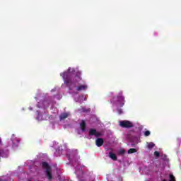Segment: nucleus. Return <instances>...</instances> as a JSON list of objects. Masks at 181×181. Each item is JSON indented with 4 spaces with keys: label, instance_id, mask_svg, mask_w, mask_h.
Wrapping results in <instances>:
<instances>
[{
    "label": "nucleus",
    "instance_id": "1",
    "mask_svg": "<svg viewBox=\"0 0 181 181\" xmlns=\"http://www.w3.org/2000/svg\"><path fill=\"white\" fill-rule=\"evenodd\" d=\"M74 68H69L67 72H63L60 74V76L63 78L64 83L66 85L67 87H69V90H73V86L74 82L71 81V74H74Z\"/></svg>",
    "mask_w": 181,
    "mask_h": 181
},
{
    "label": "nucleus",
    "instance_id": "2",
    "mask_svg": "<svg viewBox=\"0 0 181 181\" xmlns=\"http://www.w3.org/2000/svg\"><path fill=\"white\" fill-rule=\"evenodd\" d=\"M112 103L117 107L125 105V98L122 95V92H120L117 97H114Z\"/></svg>",
    "mask_w": 181,
    "mask_h": 181
},
{
    "label": "nucleus",
    "instance_id": "3",
    "mask_svg": "<svg viewBox=\"0 0 181 181\" xmlns=\"http://www.w3.org/2000/svg\"><path fill=\"white\" fill-rule=\"evenodd\" d=\"M119 125L122 127V128H132L134 127V123L129 120H122L120 121Z\"/></svg>",
    "mask_w": 181,
    "mask_h": 181
},
{
    "label": "nucleus",
    "instance_id": "4",
    "mask_svg": "<svg viewBox=\"0 0 181 181\" xmlns=\"http://www.w3.org/2000/svg\"><path fill=\"white\" fill-rule=\"evenodd\" d=\"M89 136L100 138V136H101V133H100V132H97V129H89Z\"/></svg>",
    "mask_w": 181,
    "mask_h": 181
},
{
    "label": "nucleus",
    "instance_id": "5",
    "mask_svg": "<svg viewBox=\"0 0 181 181\" xmlns=\"http://www.w3.org/2000/svg\"><path fill=\"white\" fill-rule=\"evenodd\" d=\"M81 71H77L74 78V83H80L81 81Z\"/></svg>",
    "mask_w": 181,
    "mask_h": 181
},
{
    "label": "nucleus",
    "instance_id": "6",
    "mask_svg": "<svg viewBox=\"0 0 181 181\" xmlns=\"http://www.w3.org/2000/svg\"><path fill=\"white\" fill-rule=\"evenodd\" d=\"M95 144L98 148H100V146H103L104 145V139L103 138H98L95 140Z\"/></svg>",
    "mask_w": 181,
    "mask_h": 181
},
{
    "label": "nucleus",
    "instance_id": "7",
    "mask_svg": "<svg viewBox=\"0 0 181 181\" xmlns=\"http://www.w3.org/2000/svg\"><path fill=\"white\" fill-rule=\"evenodd\" d=\"M51 168H47L45 172H46V176L48 179V180H52L53 179V175H52V172H50Z\"/></svg>",
    "mask_w": 181,
    "mask_h": 181
},
{
    "label": "nucleus",
    "instance_id": "8",
    "mask_svg": "<svg viewBox=\"0 0 181 181\" xmlns=\"http://www.w3.org/2000/svg\"><path fill=\"white\" fill-rule=\"evenodd\" d=\"M86 127H87V124H86V121L82 120L80 124V127H81L82 132H84L86 131Z\"/></svg>",
    "mask_w": 181,
    "mask_h": 181
},
{
    "label": "nucleus",
    "instance_id": "9",
    "mask_svg": "<svg viewBox=\"0 0 181 181\" xmlns=\"http://www.w3.org/2000/svg\"><path fill=\"white\" fill-rule=\"evenodd\" d=\"M87 88H88L87 85H79L76 88V90L77 91H83V90H87Z\"/></svg>",
    "mask_w": 181,
    "mask_h": 181
},
{
    "label": "nucleus",
    "instance_id": "10",
    "mask_svg": "<svg viewBox=\"0 0 181 181\" xmlns=\"http://www.w3.org/2000/svg\"><path fill=\"white\" fill-rule=\"evenodd\" d=\"M109 157L110 159H112V160H117V155L112 152L109 153Z\"/></svg>",
    "mask_w": 181,
    "mask_h": 181
},
{
    "label": "nucleus",
    "instance_id": "11",
    "mask_svg": "<svg viewBox=\"0 0 181 181\" xmlns=\"http://www.w3.org/2000/svg\"><path fill=\"white\" fill-rule=\"evenodd\" d=\"M67 117H69V114H67V113H62L59 116V119L61 121L63 120V119H66V118H67Z\"/></svg>",
    "mask_w": 181,
    "mask_h": 181
},
{
    "label": "nucleus",
    "instance_id": "12",
    "mask_svg": "<svg viewBox=\"0 0 181 181\" xmlns=\"http://www.w3.org/2000/svg\"><path fill=\"white\" fill-rule=\"evenodd\" d=\"M42 167L44 168V169H46V170H47V169H50V166H49V164L45 161L42 163Z\"/></svg>",
    "mask_w": 181,
    "mask_h": 181
},
{
    "label": "nucleus",
    "instance_id": "13",
    "mask_svg": "<svg viewBox=\"0 0 181 181\" xmlns=\"http://www.w3.org/2000/svg\"><path fill=\"white\" fill-rule=\"evenodd\" d=\"M155 146V144L151 142V143H148V149H152V148H153Z\"/></svg>",
    "mask_w": 181,
    "mask_h": 181
},
{
    "label": "nucleus",
    "instance_id": "14",
    "mask_svg": "<svg viewBox=\"0 0 181 181\" xmlns=\"http://www.w3.org/2000/svg\"><path fill=\"white\" fill-rule=\"evenodd\" d=\"M135 152H136V150L135 148H130L127 151L128 153H135Z\"/></svg>",
    "mask_w": 181,
    "mask_h": 181
},
{
    "label": "nucleus",
    "instance_id": "15",
    "mask_svg": "<svg viewBox=\"0 0 181 181\" xmlns=\"http://www.w3.org/2000/svg\"><path fill=\"white\" fill-rule=\"evenodd\" d=\"M169 181H176V178L175 177V176L172 174L170 175V180Z\"/></svg>",
    "mask_w": 181,
    "mask_h": 181
},
{
    "label": "nucleus",
    "instance_id": "16",
    "mask_svg": "<svg viewBox=\"0 0 181 181\" xmlns=\"http://www.w3.org/2000/svg\"><path fill=\"white\" fill-rule=\"evenodd\" d=\"M4 152L5 151L4 150H1L0 151V156L4 157V158H8V156H4Z\"/></svg>",
    "mask_w": 181,
    "mask_h": 181
},
{
    "label": "nucleus",
    "instance_id": "17",
    "mask_svg": "<svg viewBox=\"0 0 181 181\" xmlns=\"http://www.w3.org/2000/svg\"><path fill=\"white\" fill-rule=\"evenodd\" d=\"M149 135H151V132L149 130L144 132V136H149Z\"/></svg>",
    "mask_w": 181,
    "mask_h": 181
},
{
    "label": "nucleus",
    "instance_id": "18",
    "mask_svg": "<svg viewBox=\"0 0 181 181\" xmlns=\"http://www.w3.org/2000/svg\"><path fill=\"white\" fill-rule=\"evenodd\" d=\"M154 156H156V158H159V156H160V153H159L158 151H155Z\"/></svg>",
    "mask_w": 181,
    "mask_h": 181
},
{
    "label": "nucleus",
    "instance_id": "19",
    "mask_svg": "<svg viewBox=\"0 0 181 181\" xmlns=\"http://www.w3.org/2000/svg\"><path fill=\"white\" fill-rule=\"evenodd\" d=\"M126 151L122 149L119 151V155H124Z\"/></svg>",
    "mask_w": 181,
    "mask_h": 181
},
{
    "label": "nucleus",
    "instance_id": "20",
    "mask_svg": "<svg viewBox=\"0 0 181 181\" xmlns=\"http://www.w3.org/2000/svg\"><path fill=\"white\" fill-rule=\"evenodd\" d=\"M117 112L118 114H119V115H121V114H122V109H117Z\"/></svg>",
    "mask_w": 181,
    "mask_h": 181
},
{
    "label": "nucleus",
    "instance_id": "21",
    "mask_svg": "<svg viewBox=\"0 0 181 181\" xmlns=\"http://www.w3.org/2000/svg\"><path fill=\"white\" fill-rule=\"evenodd\" d=\"M19 146L18 145H16L15 144H13V148H18Z\"/></svg>",
    "mask_w": 181,
    "mask_h": 181
},
{
    "label": "nucleus",
    "instance_id": "22",
    "mask_svg": "<svg viewBox=\"0 0 181 181\" xmlns=\"http://www.w3.org/2000/svg\"><path fill=\"white\" fill-rule=\"evenodd\" d=\"M82 112H87V110L84 109V108H82Z\"/></svg>",
    "mask_w": 181,
    "mask_h": 181
},
{
    "label": "nucleus",
    "instance_id": "23",
    "mask_svg": "<svg viewBox=\"0 0 181 181\" xmlns=\"http://www.w3.org/2000/svg\"><path fill=\"white\" fill-rule=\"evenodd\" d=\"M163 159V160H166V155L164 156V158Z\"/></svg>",
    "mask_w": 181,
    "mask_h": 181
}]
</instances>
